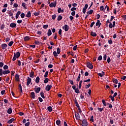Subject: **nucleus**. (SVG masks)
<instances>
[{
  "instance_id": "a211bd4d",
  "label": "nucleus",
  "mask_w": 126,
  "mask_h": 126,
  "mask_svg": "<svg viewBox=\"0 0 126 126\" xmlns=\"http://www.w3.org/2000/svg\"><path fill=\"white\" fill-rule=\"evenodd\" d=\"M15 57L18 59L20 57V53L19 52H16V54L15 53Z\"/></svg>"
},
{
  "instance_id": "ddd939ff",
  "label": "nucleus",
  "mask_w": 126,
  "mask_h": 126,
  "mask_svg": "<svg viewBox=\"0 0 126 126\" xmlns=\"http://www.w3.org/2000/svg\"><path fill=\"white\" fill-rule=\"evenodd\" d=\"M41 88L40 87L35 88V92L36 94H38L39 92L40 91Z\"/></svg>"
},
{
  "instance_id": "774afa93",
  "label": "nucleus",
  "mask_w": 126,
  "mask_h": 126,
  "mask_svg": "<svg viewBox=\"0 0 126 126\" xmlns=\"http://www.w3.org/2000/svg\"><path fill=\"white\" fill-rule=\"evenodd\" d=\"M30 122H27V123H26V124H25V126H30Z\"/></svg>"
},
{
  "instance_id": "6ab92c4d",
  "label": "nucleus",
  "mask_w": 126,
  "mask_h": 126,
  "mask_svg": "<svg viewBox=\"0 0 126 126\" xmlns=\"http://www.w3.org/2000/svg\"><path fill=\"white\" fill-rule=\"evenodd\" d=\"M91 35H92L93 37H96V36H97V34L93 32H91Z\"/></svg>"
},
{
  "instance_id": "b1692460",
  "label": "nucleus",
  "mask_w": 126,
  "mask_h": 126,
  "mask_svg": "<svg viewBox=\"0 0 126 126\" xmlns=\"http://www.w3.org/2000/svg\"><path fill=\"white\" fill-rule=\"evenodd\" d=\"M93 11H94L93 10L91 9V10H90V11L87 12V14H88L89 15V14L90 15L92 14V13H93Z\"/></svg>"
},
{
  "instance_id": "0eeeda50",
  "label": "nucleus",
  "mask_w": 126,
  "mask_h": 126,
  "mask_svg": "<svg viewBox=\"0 0 126 126\" xmlns=\"http://www.w3.org/2000/svg\"><path fill=\"white\" fill-rule=\"evenodd\" d=\"M31 82H32V79L29 77H28L27 79V86H29V85L30 84Z\"/></svg>"
},
{
  "instance_id": "58836bf2",
  "label": "nucleus",
  "mask_w": 126,
  "mask_h": 126,
  "mask_svg": "<svg viewBox=\"0 0 126 126\" xmlns=\"http://www.w3.org/2000/svg\"><path fill=\"white\" fill-rule=\"evenodd\" d=\"M102 104H103V106H107V104L106 103L105 99H102Z\"/></svg>"
},
{
  "instance_id": "37998d69",
  "label": "nucleus",
  "mask_w": 126,
  "mask_h": 126,
  "mask_svg": "<svg viewBox=\"0 0 126 126\" xmlns=\"http://www.w3.org/2000/svg\"><path fill=\"white\" fill-rule=\"evenodd\" d=\"M8 69V66L7 65H4L3 66L4 70H7Z\"/></svg>"
},
{
  "instance_id": "7c9ffc66",
  "label": "nucleus",
  "mask_w": 126,
  "mask_h": 126,
  "mask_svg": "<svg viewBox=\"0 0 126 126\" xmlns=\"http://www.w3.org/2000/svg\"><path fill=\"white\" fill-rule=\"evenodd\" d=\"M48 110L50 112H51L53 111L52 107L51 106H49L47 108Z\"/></svg>"
},
{
  "instance_id": "e433bc0d",
  "label": "nucleus",
  "mask_w": 126,
  "mask_h": 126,
  "mask_svg": "<svg viewBox=\"0 0 126 126\" xmlns=\"http://www.w3.org/2000/svg\"><path fill=\"white\" fill-rule=\"evenodd\" d=\"M53 55L55 57H57L58 56V54L56 52V51H54Z\"/></svg>"
},
{
  "instance_id": "aec40b11",
  "label": "nucleus",
  "mask_w": 126,
  "mask_h": 126,
  "mask_svg": "<svg viewBox=\"0 0 126 126\" xmlns=\"http://www.w3.org/2000/svg\"><path fill=\"white\" fill-rule=\"evenodd\" d=\"M26 17L28 18H30V17H31V13L30 11H28V13H27V14L26 15Z\"/></svg>"
},
{
  "instance_id": "bf43d9fd",
  "label": "nucleus",
  "mask_w": 126,
  "mask_h": 126,
  "mask_svg": "<svg viewBox=\"0 0 126 126\" xmlns=\"http://www.w3.org/2000/svg\"><path fill=\"white\" fill-rule=\"evenodd\" d=\"M8 14L9 16H13V13L11 11H9Z\"/></svg>"
},
{
  "instance_id": "bb28decb",
  "label": "nucleus",
  "mask_w": 126,
  "mask_h": 126,
  "mask_svg": "<svg viewBox=\"0 0 126 126\" xmlns=\"http://www.w3.org/2000/svg\"><path fill=\"white\" fill-rule=\"evenodd\" d=\"M61 122L60 120H58L56 121V124H57V126H61Z\"/></svg>"
},
{
  "instance_id": "4d7b16f0",
  "label": "nucleus",
  "mask_w": 126,
  "mask_h": 126,
  "mask_svg": "<svg viewBox=\"0 0 126 126\" xmlns=\"http://www.w3.org/2000/svg\"><path fill=\"white\" fill-rule=\"evenodd\" d=\"M97 75L100 77H103L104 76L103 74L102 73H99L97 74Z\"/></svg>"
},
{
  "instance_id": "473e14b6",
  "label": "nucleus",
  "mask_w": 126,
  "mask_h": 126,
  "mask_svg": "<svg viewBox=\"0 0 126 126\" xmlns=\"http://www.w3.org/2000/svg\"><path fill=\"white\" fill-rule=\"evenodd\" d=\"M109 98L111 99V101L112 102H114L115 101V98L114 96L110 95L109 96Z\"/></svg>"
},
{
  "instance_id": "680f3d73",
  "label": "nucleus",
  "mask_w": 126,
  "mask_h": 126,
  "mask_svg": "<svg viewBox=\"0 0 126 126\" xmlns=\"http://www.w3.org/2000/svg\"><path fill=\"white\" fill-rule=\"evenodd\" d=\"M4 65V63L2 62H0V67L2 68Z\"/></svg>"
},
{
  "instance_id": "39448f33",
  "label": "nucleus",
  "mask_w": 126,
  "mask_h": 126,
  "mask_svg": "<svg viewBox=\"0 0 126 126\" xmlns=\"http://www.w3.org/2000/svg\"><path fill=\"white\" fill-rule=\"evenodd\" d=\"M51 88H52V85H47L46 86L45 90L46 91L49 92L50 91Z\"/></svg>"
},
{
  "instance_id": "79ce46f5",
  "label": "nucleus",
  "mask_w": 126,
  "mask_h": 126,
  "mask_svg": "<svg viewBox=\"0 0 126 126\" xmlns=\"http://www.w3.org/2000/svg\"><path fill=\"white\" fill-rule=\"evenodd\" d=\"M59 35H60V37H62V29H60L59 31Z\"/></svg>"
},
{
  "instance_id": "3c124183",
  "label": "nucleus",
  "mask_w": 126,
  "mask_h": 126,
  "mask_svg": "<svg viewBox=\"0 0 126 126\" xmlns=\"http://www.w3.org/2000/svg\"><path fill=\"white\" fill-rule=\"evenodd\" d=\"M90 121H92V122H94V116H91V119L90 120Z\"/></svg>"
},
{
  "instance_id": "6e6d98bb",
  "label": "nucleus",
  "mask_w": 126,
  "mask_h": 126,
  "mask_svg": "<svg viewBox=\"0 0 126 126\" xmlns=\"http://www.w3.org/2000/svg\"><path fill=\"white\" fill-rule=\"evenodd\" d=\"M107 63H110L111 62V59L110 57H108L107 58Z\"/></svg>"
},
{
  "instance_id": "393cba45",
  "label": "nucleus",
  "mask_w": 126,
  "mask_h": 126,
  "mask_svg": "<svg viewBox=\"0 0 126 126\" xmlns=\"http://www.w3.org/2000/svg\"><path fill=\"white\" fill-rule=\"evenodd\" d=\"M39 80H40L39 77V76H37V77L36 78L35 83H36V84H38V83H39Z\"/></svg>"
},
{
  "instance_id": "5fc2aeb1",
  "label": "nucleus",
  "mask_w": 126,
  "mask_h": 126,
  "mask_svg": "<svg viewBox=\"0 0 126 126\" xmlns=\"http://www.w3.org/2000/svg\"><path fill=\"white\" fill-rule=\"evenodd\" d=\"M109 28H114L111 23H109V25L108 26Z\"/></svg>"
},
{
  "instance_id": "412c9836",
  "label": "nucleus",
  "mask_w": 126,
  "mask_h": 126,
  "mask_svg": "<svg viewBox=\"0 0 126 126\" xmlns=\"http://www.w3.org/2000/svg\"><path fill=\"white\" fill-rule=\"evenodd\" d=\"M18 89L20 91L21 94L23 93L22 87L21 84L19 85Z\"/></svg>"
},
{
  "instance_id": "20e7f679",
  "label": "nucleus",
  "mask_w": 126,
  "mask_h": 126,
  "mask_svg": "<svg viewBox=\"0 0 126 126\" xmlns=\"http://www.w3.org/2000/svg\"><path fill=\"white\" fill-rule=\"evenodd\" d=\"M75 117L77 120H79V119H80V116L79 115V112H75Z\"/></svg>"
},
{
  "instance_id": "13d9d810",
  "label": "nucleus",
  "mask_w": 126,
  "mask_h": 126,
  "mask_svg": "<svg viewBox=\"0 0 126 126\" xmlns=\"http://www.w3.org/2000/svg\"><path fill=\"white\" fill-rule=\"evenodd\" d=\"M4 27H5V25L4 24L1 25V26H0V30H3Z\"/></svg>"
},
{
  "instance_id": "e2e57ef3",
  "label": "nucleus",
  "mask_w": 126,
  "mask_h": 126,
  "mask_svg": "<svg viewBox=\"0 0 126 126\" xmlns=\"http://www.w3.org/2000/svg\"><path fill=\"white\" fill-rule=\"evenodd\" d=\"M25 16V14L24 13H23L21 14V18H24Z\"/></svg>"
},
{
  "instance_id": "603ef678",
  "label": "nucleus",
  "mask_w": 126,
  "mask_h": 126,
  "mask_svg": "<svg viewBox=\"0 0 126 126\" xmlns=\"http://www.w3.org/2000/svg\"><path fill=\"white\" fill-rule=\"evenodd\" d=\"M48 27V25H44L43 26V28L44 29H47Z\"/></svg>"
},
{
  "instance_id": "338daca9",
  "label": "nucleus",
  "mask_w": 126,
  "mask_h": 126,
  "mask_svg": "<svg viewBox=\"0 0 126 126\" xmlns=\"http://www.w3.org/2000/svg\"><path fill=\"white\" fill-rule=\"evenodd\" d=\"M69 83H70L71 85L74 86V82L72 80H69Z\"/></svg>"
},
{
  "instance_id": "f8f14e48",
  "label": "nucleus",
  "mask_w": 126,
  "mask_h": 126,
  "mask_svg": "<svg viewBox=\"0 0 126 126\" xmlns=\"http://www.w3.org/2000/svg\"><path fill=\"white\" fill-rule=\"evenodd\" d=\"M100 26H101V23L100 22V20H97L96 23H95V26H98V28H99Z\"/></svg>"
},
{
  "instance_id": "052dcab7",
  "label": "nucleus",
  "mask_w": 126,
  "mask_h": 126,
  "mask_svg": "<svg viewBox=\"0 0 126 126\" xmlns=\"http://www.w3.org/2000/svg\"><path fill=\"white\" fill-rule=\"evenodd\" d=\"M61 53V50L60 49V48H58L57 49V53L58 55H59Z\"/></svg>"
},
{
  "instance_id": "de8ad7c7",
  "label": "nucleus",
  "mask_w": 126,
  "mask_h": 126,
  "mask_svg": "<svg viewBox=\"0 0 126 126\" xmlns=\"http://www.w3.org/2000/svg\"><path fill=\"white\" fill-rule=\"evenodd\" d=\"M13 43H14V41H10L8 44V46H9V47H11V46L13 45Z\"/></svg>"
},
{
  "instance_id": "c85d7f7f",
  "label": "nucleus",
  "mask_w": 126,
  "mask_h": 126,
  "mask_svg": "<svg viewBox=\"0 0 126 126\" xmlns=\"http://www.w3.org/2000/svg\"><path fill=\"white\" fill-rule=\"evenodd\" d=\"M75 103L76 104V107L78 108H80V105H79V103H78L77 100L76 99L75 101Z\"/></svg>"
},
{
  "instance_id": "8fccbe9b",
  "label": "nucleus",
  "mask_w": 126,
  "mask_h": 126,
  "mask_svg": "<svg viewBox=\"0 0 126 126\" xmlns=\"http://www.w3.org/2000/svg\"><path fill=\"white\" fill-rule=\"evenodd\" d=\"M15 56H15V53H14V57H13V59H12L13 62L15 61V60H16V59H17V57H15Z\"/></svg>"
},
{
  "instance_id": "ea45409f",
  "label": "nucleus",
  "mask_w": 126,
  "mask_h": 126,
  "mask_svg": "<svg viewBox=\"0 0 126 126\" xmlns=\"http://www.w3.org/2000/svg\"><path fill=\"white\" fill-rule=\"evenodd\" d=\"M102 60V57L101 55L98 56V58H97V60L101 61Z\"/></svg>"
},
{
  "instance_id": "69168bd1",
  "label": "nucleus",
  "mask_w": 126,
  "mask_h": 126,
  "mask_svg": "<svg viewBox=\"0 0 126 126\" xmlns=\"http://www.w3.org/2000/svg\"><path fill=\"white\" fill-rule=\"evenodd\" d=\"M77 48V45H75L73 47V51H76Z\"/></svg>"
},
{
  "instance_id": "f03ea898",
  "label": "nucleus",
  "mask_w": 126,
  "mask_h": 126,
  "mask_svg": "<svg viewBox=\"0 0 126 126\" xmlns=\"http://www.w3.org/2000/svg\"><path fill=\"white\" fill-rule=\"evenodd\" d=\"M82 126H88L87 121L84 119L82 121Z\"/></svg>"
},
{
  "instance_id": "9d476101",
  "label": "nucleus",
  "mask_w": 126,
  "mask_h": 126,
  "mask_svg": "<svg viewBox=\"0 0 126 126\" xmlns=\"http://www.w3.org/2000/svg\"><path fill=\"white\" fill-rule=\"evenodd\" d=\"M10 71L9 70H5L3 71V75H7L10 73Z\"/></svg>"
},
{
  "instance_id": "c9c22d12",
  "label": "nucleus",
  "mask_w": 126,
  "mask_h": 126,
  "mask_svg": "<svg viewBox=\"0 0 126 126\" xmlns=\"http://www.w3.org/2000/svg\"><path fill=\"white\" fill-rule=\"evenodd\" d=\"M49 82V78H46L44 81V83L45 84Z\"/></svg>"
},
{
  "instance_id": "4468645a",
  "label": "nucleus",
  "mask_w": 126,
  "mask_h": 126,
  "mask_svg": "<svg viewBox=\"0 0 126 126\" xmlns=\"http://www.w3.org/2000/svg\"><path fill=\"white\" fill-rule=\"evenodd\" d=\"M64 28L65 31L67 32V31H68L69 29V27L67 25H65Z\"/></svg>"
},
{
  "instance_id": "72a5a7b5",
  "label": "nucleus",
  "mask_w": 126,
  "mask_h": 126,
  "mask_svg": "<svg viewBox=\"0 0 126 126\" xmlns=\"http://www.w3.org/2000/svg\"><path fill=\"white\" fill-rule=\"evenodd\" d=\"M33 14H34V15H35V16H38V15H39V14H40V11H38L37 12H35L33 13Z\"/></svg>"
},
{
  "instance_id": "f3484780",
  "label": "nucleus",
  "mask_w": 126,
  "mask_h": 126,
  "mask_svg": "<svg viewBox=\"0 0 126 126\" xmlns=\"http://www.w3.org/2000/svg\"><path fill=\"white\" fill-rule=\"evenodd\" d=\"M15 121V119L14 118H11L10 120H9L7 123L9 124H12L14 121Z\"/></svg>"
},
{
  "instance_id": "cd10ccee",
  "label": "nucleus",
  "mask_w": 126,
  "mask_h": 126,
  "mask_svg": "<svg viewBox=\"0 0 126 126\" xmlns=\"http://www.w3.org/2000/svg\"><path fill=\"white\" fill-rule=\"evenodd\" d=\"M113 82L115 84H118V80L117 79H113Z\"/></svg>"
},
{
  "instance_id": "7ed1b4c3",
  "label": "nucleus",
  "mask_w": 126,
  "mask_h": 126,
  "mask_svg": "<svg viewBox=\"0 0 126 126\" xmlns=\"http://www.w3.org/2000/svg\"><path fill=\"white\" fill-rule=\"evenodd\" d=\"M88 4H85V7H84V8H83V13H84V14H85L86 10L88 8Z\"/></svg>"
},
{
  "instance_id": "a19ab883",
  "label": "nucleus",
  "mask_w": 126,
  "mask_h": 126,
  "mask_svg": "<svg viewBox=\"0 0 126 126\" xmlns=\"http://www.w3.org/2000/svg\"><path fill=\"white\" fill-rule=\"evenodd\" d=\"M75 92L77 94H79L80 93L79 90L78 88L75 89Z\"/></svg>"
},
{
  "instance_id": "5701e85b",
  "label": "nucleus",
  "mask_w": 126,
  "mask_h": 126,
  "mask_svg": "<svg viewBox=\"0 0 126 126\" xmlns=\"http://www.w3.org/2000/svg\"><path fill=\"white\" fill-rule=\"evenodd\" d=\"M20 14H21V11H18L16 15V19H17L20 15Z\"/></svg>"
},
{
  "instance_id": "4c0bfd02",
  "label": "nucleus",
  "mask_w": 126,
  "mask_h": 126,
  "mask_svg": "<svg viewBox=\"0 0 126 126\" xmlns=\"http://www.w3.org/2000/svg\"><path fill=\"white\" fill-rule=\"evenodd\" d=\"M80 78H81V74L80 73V74H79V76H78V78H77V80H76V81L77 82H78L80 81Z\"/></svg>"
},
{
  "instance_id": "49530a36",
  "label": "nucleus",
  "mask_w": 126,
  "mask_h": 126,
  "mask_svg": "<svg viewBox=\"0 0 126 126\" xmlns=\"http://www.w3.org/2000/svg\"><path fill=\"white\" fill-rule=\"evenodd\" d=\"M52 19L53 20H55V19L56 18V17H57V15L56 14H54V15H53L52 16Z\"/></svg>"
},
{
  "instance_id": "1a4fd4ad",
  "label": "nucleus",
  "mask_w": 126,
  "mask_h": 126,
  "mask_svg": "<svg viewBox=\"0 0 126 126\" xmlns=\"http://www.w3.org/2000/svg\"><path fill=\"white\" fill-rule=\"evenodd\" d=\"M10 27H11V28H16V24L14 23H11L10 24Z\"/></svg>"
},
{
  "instance_id": "a18cd8bd",
  "label": "nucleus",
  "mask_w": 126,
  "mask_h": 126,
  "mask_svg": "<svg viewBox=\"0 0 126 126\" xmlns=\"http://www.w3.org/2000/svg\"><path fill=\"white\" fill-rule=\"evenodd\" d=\"M97 110H98L99 112H102L104 110V108L97 107Z\"/></svg>"
},
{
  "instance_id": "9b49d317",
  "label": "nucleus",
  "mask_w": 126,
  "mask_h": 126,
  "mask_svg": "<svg viewBox=\"0 0 126 126\" xmlns=\"http://www.w3.org/2000/svg\"><path fill=\"white\" fill-rule=\"evenodd\" d=\"M7 47V45L5 43H3L1 45V48L3 50H5Z\"/></svg>"
},
{
  "instance_id": "6e6552de",
  "label": "nucleus",
  "mask_w": 126,
  "mask_h": 126,
  "mask_svg": "<svg viewBox=\"0 0 126 126\" xmlns=\"http://www.w3.org/2000/svg\"><path fill=\"white\" fill-rule=\"evenodd\" d=\"M56 5H57V2H51L50 4V7H56Z\"/></svg>"
},
{
  "instance_id": "c756f323",
  "label": "nucleus",
  "mask_w": 126,
  "mask_h": 126,
  "mask_svg": "<svg viewBox=\"0 0 126 126\" xmlns=\"http://www.w3.org/2000/svg\"><path fill=\"white\" fill-rule=\"evenodd\" d=\"M47 35L48 36H51V35H52V32L50 29L48 30Z\"/></svg>"
},
{
  "instance_id": "423d86ee",
  "label": "nucleus",
  "mask_w": 126,
  "mask_h": 126,
  "mask_svg": "<svg viewBox=\"0 0 126 126\" xmlns=\"http://www.w3.org/2000/svg\"><path fill=\"white\" fill-rule=\"evenodd\" d=\"M15 80L17 82H19L20 80V75L18 74H16L15 76Z\"/></svg>"
},
{
  "instance_id": "864d4df0",
  "label": "nucleus",
  "mask_w": 126,
  "mask_h": 126,
  "mask_svg": "<svg viewBox=\"0 0 126 126\" xmlns=\"http://www.w3.org/2000/svg\"><path fill=\"white\" fill-rule=\"evenodd\" d=\"M3 71L2 70V69L0 68V75L1 76H2Z\"/></svg>"
},
{
  "instance_id": "f704fd0d",
  "label": "nucleus",
  "mask_w": 126,
  "mask_h": 126,
  "mask_svg": "<svg viewBox=\"0 0 126 126\" xmlns=\"http://www.w3.org/2000/svg\"><path fill=\"white\" fill-rule=\"evenodd\" d=\"M62 19H63V17L61 15H59L58 17V21H60V20H62Z\"/></svg>"
},
{
  "instance_id": "0e129e2a",
  "label": "nucleus",
  "mask_w": 126,
  "mask_h": 126,
  "mask_svg": "<svg viewBox=\"0 0 126 126\" xmlns=\"http://www.w3.org/2000/svg\"><path fill=\"white\" fill-rule=\"evenodd\" d=\"M108 44H109V45H112V39L108 40Z\"/></svg>"
},
{
  "instance_id": "2f4dec72",
  "label": "nucleus",
  "mask_w": 126,
  "mask_h": 126,
  "mask_svg": "<svg viewBox=\"0 0 126 126\" xmlns=\"http://www.w3.org/2000/svg\"><path fill=\"white\" fill-rule=\"evenodd\" d=\"M40 95L42 98L44 99L45 98V97L44 96V93L43 92L40 93Z\"/></svg>"
},
{
  "instance_id": "2eb2a0df",
  "label": "nucleus",
  "mask_w": 126,
  "mask_h": 126,
  "mask_svg": "<svg viewBox=\"0 0 126 126\" xmlns=\"http://www.w3.org/2000/svg\"><path fill=\"white\" fill-rule=\"evenodd\" d=\"M30 96H31L32 98L34 99L35 97V93H34L33 92H32Z\"/></svg>"
},
{
  "instance_id": "f257e3e1",
  "label": "nucleus",
  "mask_w": 126,
  "mask_h": 126,
  "mask_svg": "<svg viewBox=\"0 0 126 126\" xmlns=\"http://www.w3.org/2000/svg\"><path fill=\"white\" fill-rule=\"evenodd\" d=\"M87 67L89 68L90 69H93L94 68V66L91 63L88 62H87Z\"/></svg>"
},
{
  "instance_id": "dca6fc26",
  "label": "nucleus",
  "mask_w": 126,
  "mask_h": 126,
  "mask_svg": "<svg viewBox=\"0 0 126 126\" xmlns=\"http://www.w3.org/2000/svg\"><path fill=\"white\" fill-rule=\"evenodd\" d=\"M30 77L32 78H33L34 77V72L33 71H32L30 74Z\"/></svg>"
},
{
  "instance_id": "09e8293b",
  "label": "nucleus",
  "mask_w": 126,
  "mask_h": 126,
  "mask_svg": "<svg viewBox=\"0 0 126 126\" xmlns=\"http://www.w3.org/2000/svg\"><path fill=\"white\" fill-rule=\"evenodd\" d=\"M107 60V55L106 54H104V55H103V61H105Z\"/></svg>"
},
{
  "instance_id": "c03bdc74",
  "label": "nucleus",
  "mask_w": 126,
  "mask_h": 126,
  "mask_svg": "<svg viewBox=\"0 0 126 126\" xmlns=\"http://www.w3.org/2000/svg\"><path fill=\"white\" fill-rule=\"evenodd\" d=\"M48 75V71H46L45 75H44V78H47Z\"/></svg>"
},
{
  "instance_id": "a878e982",
  "label": "nucleus",
  "mask_w": 126,
  "mask_h": 126,
  "mask_svg": "<svg viewBox=\"0 0 126 126\" xmlns=\"http://www.w3.org/2000/svg\"><path fill=\"white\" fill-rule=\"evenodd\" d=\"M12 113V110L11 108H9L7 111V113L8 114H11Z\"/></svg>"
},
{
  "instance_id": "4be33fe9",
  "label": "nucleus",
  "mask_w": 126,
  "mask_h": 126,
  "mask_svg": "<svg viewBox=\"0 0 126 126\" xmlns=\"http://www.w3.org/2000/svg\"><path fill=\"white\" fill-rule=\"evenodd\" d=\"M30 39V37L29 36H26L24 38V40L25 41H29Z\"/></svg>"
}]
</instances>
